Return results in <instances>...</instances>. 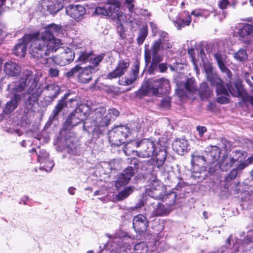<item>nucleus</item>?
Segmentation results:
<instances>
[{"label": "nucleus", "instance_id": "1", "mask_svg": "<svg viewBox=\"0 0 253 253\" xmlns=\"http://www.w3.org/2000/svg\"><path fill=\"white\" fill-rule=\"evenodd\" d=\"M62 31L61 26L51 24L44 27V31L40 34L34 33L31 53L35 56H47L55 51L61 44L60 40L55 38Z\"/></svg>", "mask_w": 253, "mask_h": 253}, {"label": "nucleus", "instance_id": "2", "mask_svg": "<svg viewBox=\"0 0 253 253\" xmlns=\"http://www.w3.org/2000/svg\"><path fill=\"white\" fill-rule=\"evenodd\" d=\"M247 157V153L243 151L236 150L229 154H224L220 157L219 165L220 169L227 171L235 167L228 174V179L235 178L238 170H241L247 167V163L244 160Z\"/></svg>", "mask_w": 253, "mask_h": 253}, {"label": "nucleus", "instance_id": "3", "mask_svg": "<svg viewBox=\"0 0 253 253\" xmlns=\"http://www.w3.org/2000/svg\"><path fill=\"white\" fill-rule=\"evenodd\" d=\"M41 76V74L33 75L31 71L26 70L23 73L19 82L17 83L12 88L15 91L20 92L23 91L25 87H28L30 103L34 102L37 100L41 92V90L36 88Z\"/></svg>", "mask_w": 253, "mask_h": 253}, {"label": "nucleus", "instance_id": "4", "mask_svg": "<svg viewBox=\"0 0 253 253\" xmlns=\"http://www.w3.org/2000/svg\"><path fill=\"white\" fill-rule=\"evenodd\" d=\"M105 111V108L101 106L94 110V116L92 117L95 126L94 130L97 133H101V127L107 126L112 119L119 115V112L115 109H109L107 113Z\"/></svg>", "mask_w": 253, "mask_h": 253}, {"label": "nucleus", "instance_id": "5", "mask_svg": "<svg viewBox=\"0 0 253 253\" xmlns=\"http://www.w3.org/2000/svg\"><path fill=\"white\" fill-rule=\"evenodd\" d=\"M168 35L166 32H161L159 39L154 42L151 47L153 55L149 69L150 71H154L157 68L158 63L163 60V57L157 54V52L161 49H166L172 47L171 44L168 42Z\"/></svg>", "mask_w": 253, "mask_h": 253}, {"label": "nucleus", "instance_id": "6", "mask_svg": "<svg viewBox=\"0 0 253 253\" xmlns=\"http://www.w3.org/2000/svg\"><path fill=\"white\" fill-rule=\"evenodd\" d=\"M170 89L169 81L163 78L159 79L149 80L147 83L143 85L140 91L144 95L151 92L154 95H157L159 90L161 93H167Z\"/></svg>", "mask_w": 253, "mask_h": 253}, {"label": "nucleus", "instance_id": "7", "mask_svg": "<svg viewBox=\"0 0 253 253\" xmlns=\"http://www.w3.org/2000/svg\"><path fill=\"white\" fill-rule=\"evenodd\" d=\"M130 239L126 237V233L123 231L116 233L115 236L107 243L106 247L111 252L117 253H123L126 250H130Z\"/></svg>", "mask_w": 253, "mask_h": 253}, {"label": "nucleus", "instance_id": "8", "mask_svg": "<svg viewBox=\"0 0 253 253\" xmlns=\"http://www.w3.org/2000/svg\"><path fill=\"white\" fill-rule=\"evenodd\" d=\"M90 108L85 104L79 105L73 113L68 116L64 124V128L70 129L73 126H77L83 121L89 114Z\"/></svg>", "mask_w": 253, "mask_h": 253}, {"label": "nucleus", "instance_id": "9", "mask_svg": "<svg viewBox=\"0 0 253 253\" xmlns=\"http://www.w3.org/2000/svg\"><path fill=\"white\" fill-rule=\"evenodd\" d=\"M95 73L90 67L82 68L76 65L66 73L67 78H72L76 76L78 81L82 84L88 83L92 80V74Z\"/></svg>", "mask_w": 253, "mask_h": 253}, {"label": "nucleus", "instance_id": "10", "mask_svg": "<svg viewBox=\"0 0 253 253\" xmlns=\"http://www.w3.org/2000/svg\"><path fill=\"white\" fill-rule=\"evenodd\" d=\"M204 70L206 73L208 80L211 85L216 86V90L217 94L226 95L227 91L223 84L221 80L218 77L216 73L213 71L212 66L209 63H204Z\"/></svg>", "mask_w": 253, "mask_h": 253}, {"label": "nucleus", "instance_id": "11", "mask_svg": "<svg viewBox=\"0 0 253 253\" xmlns=\"http://www.w3.org/2000/svg\"><path fill=\"white\" fill-rule=\"evenodd\" d=\"M136 155L142 158H149L154 156L157 148L155 142L149 139H143L136 143Z\"/></svg>", "mask_w": 253, "mask_h": 253}, {"label": "nucleus", "instance_id": "12", "mask_svg": "<svg viewBox=\"0 0 253 253\" xmlns=\"http://www.w3.org/2000/svg\"><path fill=\"white\" fill-rule=\"evenodd\" d=\"M166 187L165 185L157 178H154L151 180L148 188L146 189V193L152 198L155 199H166L167 194H165Z\"/></svg>", "mask_w": 253, "mask_h": 253}, {"label": "nucleus", "instance_id": "13", "mask_svg": "<svg viewBox=\"0 0 253 253\" xmlns=\"http://www.w3.org/2000/svg\"><path fill=\"white\" fill-rule=\"evenodd\" d=\"M33 38H34V35L30 34V35H25L22 40V42L20 43L16 44L14 49H13V54L17 56L22 57H24L26 51L27 46L29 45V52L30 54L35 59L37 60H39L40 59H42L44 58L45 56H40L37 57L34 56L30 52L31 47H32V44H33Z\"/></svg>", "mask_w": 253, "mask_h": 253}, {"label": "nucleus", "instance_id": "14", "mask_svg": "<svg viewBox=\"0 0 253 253\" xmlns=\"http://www.w3.org/2000/svg\"><path fill=\"white\" fill-rule=\"evenodd\" d=\"M166 197V199H162L165 201H167L168 199L169 200L168 202H166V205H163L160 203H157L154 213L155 215L158 216L167 214L172 210V206L175 202L176 195L175 192H171L167 194Z\"/></svg>", "mask_w": 253, "mask_h": 253}, {"label": "nucleus", "instance_id": "15", "mask_svg": "<svg viewBox=\"0 0 253 253\" xmlns=\"http://www.w3.org/2000/svg\"><path fill=\"white\" fill-rule=\"evenodd\" d=\"M234 36L239 37L244 42H250V37L253 35V26L249 24L239 23L237 25L233 33Z\"/></svg>", "mask_w": 253, "mask_h": 253}, {"label": "nucleus", "instance_id": "16", "mask_svg": "<svg viewBox=\"0 0 253 253\" xmlns=\"http://www.w3.org/2000/svg\"><path fill=\"white\" fill-rule=\"evenodd\" d=\"M97 15L100 16H108L115 19H118L120 21L128 20L126 17L123 12H118L112 7L111 5L107 3L103 7H97L95 8V12Z\"/></svg>", "mask_w": 253, "mask_h": 253}, {"label": "nucleus", "instance_id": "17", "mask_svg": "<svg viewBox=\"0 0 253 253\" xmlns=\"http://www.w3.org/2000/svg\"><path fill=\"white\" fill-rule=\"evenodd\" d=\"M30 152L31 153H35L38 156V162L41 164H43L40 167L41 170H44L46 172L51 171L54 165L49 159V154L45 150L41 149L38 152L36 149H32Z\"/></svg>", "mask_w": 253, "mask_h": 253}, {"label": "nucleus", "instance_id": "18", "mask_svg": "<svg viewBox=\"0 0 253 253\" xmlns=\"http://www.w3.org/2000/svg\"><path fill=\"white\" fill-rule=\"evenodd\" d=\"M75 55V51L73 49L72 44L71 48L67 47L66 49H63V51L61 52L60 54L55 57L54 61L57 64L60 66H64L73 61Z\"/></svg>", "mask_w": 253, "mask_h": 253}, {"label": "nucleus", "instance_id": "19", "mask_svg": "<svg viewBox=\"0 0 253 253\" xmlns=\"http://www.w3.org/2000/svg\"><path fill=\"white\" fill-rule=\"evenodd\" d=\"M127 132V127L125 126H117L109 132V140L112 144L119 146L124 143V139L119 136L121 133H126Z\"/></svg>", "mask_w": 253, "mask_h": 253}, {"label": "nucleus", "instance_id": "20", "mask_svg": "<svg viewBox=\"0 0 253 253\" xmlns=\"http://www.w3.org/2000/svg\"><path fill=\"white\" fill-rule=\"evenodd\" d=\"M173 14L172 12H171L169 14V18L178 29H180L181 27H184L185 26L189 25L191 22V16L188 11H184L180 16L178 17L176 16L174 17Z\"/></svg>", "mask_w": 253, "mask_h": 253}, {"label": "nucleus", "instance_id": "21", "mask_svg": "<svg viewBox=\"0 0 253 253\" xmlns=\"http://www.w3.org/2000/svg\"><path fill=\"white\" fill-rule=\"evenodd\" d=\"M85 13V8L81 5H69L66 8V13L77 21L81 20Z\"/></svg>", "mask_w": 253, "mask_h": 253}, {"label": "nucleus", "instance_id": "22", "mask_svg": "<svg viewBox=\"0 0 253 253\" xmlns=\"http://www.w3.org/2000/svg\"><path fill=\"white\" fill-rule=\"evenodd\" d=\"M63 0H43L42 6L50 14H55L63 7Z\"/></svg>", "mask_w": 253, "mask_h": 253}, {"label": "nucleus", "instance_id": "23", "mask_svg": "<svg viewBox=\"0 0 253 253\" xmlns=\"http://www.w3.org/2000/svg\"><path fill=\"white\" fill-rule=\"evenodd\" d=\"M72 48L75 51V54L79 56L77 59L78 61L85 63L91 57V52L86 51L83 43L74 41L72 43Z\"/></svg>", "mask_w": 253, "mask_h": 253}, {"label": "nucleus", "instance_id": "24", "mask_svg": "<svg viewBox=\"0 0 253 253\" xmlns=\"http://www.w3.org/2000/svg\"><path fill=\"white\" fill-rule=\"evenodd\" d=\"M148 226L147 218L143 214H139L135 216L133 219V227L135 231L141 234L145 232Z\"/></svg>", "mask_w": 253, "mask_h": 253}, {"label": "nucleus", "instance_id": "25", "mask_svg": "<svg viewBox=\"0 0 253 253\" xmlns=\"http://www.w3.org/2000/svg\"><path fill=\"white\" fill-rule=\"evenodd\" d=\"M133 174L134 171L131 167L125 169L123 172L119 175L117 180L116 181L115 185L117 188L118 189L122 186L127 184Z\"/></svg>", "mask_w": 253, "mask_h": 253}, {"label": "nucleus", "instance_id": "26", "mask_svg": "<svg viewBox=\"0 0 253 253\" xmlns=\"http://www.w3.org/2000/svg\"><path fill=\"white\" fill-rule=\"evenodd\" d=\"M129 66L128 62L120 61L118 64L116 68L111 72L108 74L107 78L109 79H113L120 77L124 74Z\"/></svg>", "mask_w": 253, "mask_h": 253}, {"label": "nucleus", "instance_id": "27", "mask_svg": "<svg viewBox=\"0 0 253 253\" xmlns=\"http://www.w3.org/2000/svg\"><path fill=\"white\" fill-rule=\"evenodd\" d=\"M20 70L21 67L15 62L9 61L4 64V71L9 76H16L20 73Z\"/></svg>", "mask_w": 253, "mask_h": 253}, {"label": "nucleus", "instance_id": "28", "mask_svg": "<svg viewBox=\"0 0 253 253\" xmlns=\"http://www.w3.org/2000/svg\"><path fill=\"white\" fill-rule=\"evenodd\" d=\"M188 142L185 139H176L172 143V148L179 155H183L187 151Z\"/></svg>", "mask_w": 253, "mask_h": 253}, {"label": "nucleus", "instance_id": "29", "mask_svg": "<svg viewBox=\"0 0 253 253\" xmlns=\"http://www.w3.org/2000/svg\"><path fill=\"white\" fill-rule=\"evenodd\" d=\"M253 243V226L249 230L247 233L246 238L244 240L243 244L241 245L236 243L234 245L235 249L239 252L240 250H247L248 248L247 247L250 244Z\"/></svg>", "mask_w": 253, "mask_h": 253}, {"label": "nucleus", "instance_id": "30", "mask_svg": "<svg viewBox=\"0 0 253 253\" xmlns=\"http://www.w3.org/2000/svg\"><path fill=\"white\" fill-rule=\"evenodd\" d=\"M20 100V96L15 93L11 100L8 102L3 109V112L6 114H9L13 112L17 107L18 101Z\"/></svg>", "mask_w": 253, "mask_h": 253}, {"label": "nucleus", "instance_id": "31", "mask_svg": "<svg viewBox=\"0 0 253 253\" xmlns=\"http://www.w3.org/2000/svg\"><path fill=\"white\" fill-rule=\"evenodd\" d=\"M214 57L216 59L218 65L222 72H224L227 74V76L228 78L231 77V73L230 71L226 67L225 65V58L224 57L219 54V53H216L214 54Z\"/></svg>", "mask_w": 253, "mask_h": 253}, {"label": "nucleus", "instance_id": "32", "mask_svg": "<svg viewBox=\"0 0 253 253\" xmlns=\"http://www.w3.org/2000/svg\"><path fill=\"white\" fill-rule=\"evenodd\" d=\"M104 56L105 54L101 53L94 57H91L90 58V65L88 66V67H90L92 71L96 72L99 70V64L104 59Z\"/></svg>", "mask_w": 253, "mask_h": 253}, {"label": "nucleus", "instance_id": "33", "mask_svg": "<svg viewBox=\"0 0 253 253\" xmlns=\"http://www.w3.org/2000/svg\"><path fill=\"white\" fill-rule=\"evenodd\" d=\"M157 166L160 167L162 166L166 159L167 152L165 149H160L158 152L157 150L155 152L154 156Z\"/></svg>", "mask_w": 253, "mask_h": 253}, {"label": "nucleus", "instance_id": "34", "mask_svg": "<svg viewBox=\"0 0 253 253\" xmlns=\"http://www.w3.org/2000/svg\"><path fill=\"white\" fill-rule=\"evenodd\" d=\"M139 140L130 141L126 143L124 148V152L126 155L130 156L132 154H135L136 152L134 148H136V143Z\"/></svg>", "mask_w": 253, "mask_h": 253}, {"label": "nucleus", "instance_id": "35", "mask_svg": "<svg viewBox=\"0 0 253 253\" xmlns=\"http://www.w3.org/2000/svg\"><path fill=\"white\" fill-rule=\"evenodd\" d=\"M220 153V151L218 147L212 146L209 154H208L207 159L214 162L219 158Z\"/></svg>", "mask_w": 253, "mask_h": 253}, {"label": "nucleus", "instance_id": "36", "mask_svg": "<svg viewBox=\"0 0 253 253\" xmlns=\"http://www.w3.org/2000/svg\"><path fill=\"white\" fill-rule=\"evenodd\" d=\"M65 106L64 101H60L55 106L54 109L53 110L52 114L50 117L49 120L51 121H53L56 119V117L58 115L59 113L64 108Z\"/></svg>", "mask_w": 253, "mask_h": 253}, {"label": "nucleus", "instance_id": "37", "mask_svg": "<svg viewBox=\"0 0 253 253\" xmlns=\"http://www.w3.org/2000/svg\"><path fill=\"white\" fill-rule=\"evenodd\" d=\"M234 59L240 62H243L248 59V55L246 51L243 49H239L233 54Z\"/></svg>", "mask_w": 253, "mask_h": 253}, {"label": "nucleus", "instance_id": "38", "mask_svg": "<svg viewBox=\"0 0 253 253\" xmlns=\"http://www.w3.org/2000/svg\"><path fill=\"white\" fill-rule=\"evenodd\" d=\"M184 87L186 91L193 92L196 90L194 80L192 78L188 79L184 84Z\"/></svg>", "mask_w": 253, "mask_h": 253}, {"label": "nucleus", "instance_id": "39", "mask_svg": "<svg viewBox=\"0 0 253 253\" xmlns=\"http://www.w3.org/2000/svg\"><path fill=\"white\" fill-rule=\"evenodd\" d=\"M148 34V30L146 26H143L139 30L137 38V42L139 44H142L145 40Z\"/></svg>", "mask_w": 253, "mask_h": 253}, {"label": "nucleus", "instance_id": "40", "mask_svg": "<svg viewBox=\"0 0 253 253\" xmlns=\"http://www.w3.org/2000/svg\"><path fill=\"white\" fill-rule=\"evenodd\" d=\"M147 247L144 242L138 243L134 246V253H147Z\"/></svg>", "mask_w": 253, "mask_h": 253}, {"label": "nucleus", "instance_id": "41", "mask_svg": "<svg viewBox=\"0 0 253 253\" xmlns=\"http://www.w3.org/2000/svg\"><path fill=\"white\" fill-rule=\"evenodd\" d=\"M137 79V77L131 74L130 77H125L123 78L119 81L120 84L123 85H128L132 84L134 81Z\"/></svg>", "mask_w": 253, "mask_h": 253}, {"label": "nucleus", "instance_id": "42", "mask_svg": "<svg viewBox=\"0 0 253 253\" xmlns=\"http://www.w3.org/2000/svg\"><path fill=\"white\" fill-rule=\"evenodd\" d=\"M133 191L131 187H128L125 188L123 191L120 192L118 195V198L119 200H122L126 198Z\"/></svg>", "mask_w": 253, "mask_h": 253}, {"label": "nucleus", "instance_id": "43", "mask_svg": "<svg viewBox=\"0 0 253 253\" xmlns=\"http://www.w3.org/2000/svg\"><path fill=\"white\" fill-rule=\"evenodd\" d=\"M124 15L126 17V18L128 19V20L124 21H120L119 20L116 19L120 22L119 25L117 26V31L119 33L120 36L122 37H123L124 32L123 23L127 22H130L132 21L130 16H129V15H126V14H124Z\"/></svg>", "mask_w": 253, "mask_h": 253}, {"label": "nucleus", "instance_id": "44", "mask_svg": "<svg viewBox=\"0 0 253 253\" xmlns=\"http://www.w3.org/2000/svg\"><path fill=\"white\" fill-rule=\"evenodd\" d=\"M200 93L204 97H207L210 94L208 86L206 83H203L200 85Z\"/></svg>", "mask_w": 253, "mask_h": 253}, {"label": "nucleus", "instance_id": "45", "mask_svg": "<svg viewBox=\"0 0 253 253\" xmlns=\"http://www.w3.org/2000/svg\"><path fill=\"white\" fill-rule=\"evenodd\" d=\"M119 0H106V2L108 4L112 6L113 9L117 11L118 12H122L120 11L121 3Z\"/></svg>", "mask_w": 253, "mask_h": 253}, {"label": "nucleus", "instance_id": "46", "mask_svg": "<svg viewBox=\"0 0 253 253\" xmlns=\"http://www.w3.org/2000/svg\"><path fill=\"white\" fill-rule=\"evenodd\" d=\"M192 157L191 163L193 165H198L199 163H202L205 161V158L203 156L193 154Z\"/></svg>", "mask_w": 253, "mask_h": 253}, {"label": "nucleus", "instance_id": "47", "mask_svg": "<svg viewBox=\"0 0 253 253\" xmlns=\"http://www.w3.org/2000/svg\"><path fill=\"white\" fill-rule=\"evenodd\" d=\"M134 0H125V3L128 8L129 11L131 13L133 12L135 13L138 14L136 9H134Z\"/></svg>", "mask_w": 253, "mask_h": 253}, {"label": "nucleus", "instance_id": "48", "mask_svg": "<svg viewBox=\"0 0 253 253\" xmlns=\"http://www.w3.org/2000/svg\"><path fill=\"white\" fill-rule=\"evenodd\" d=\"M188 53L190 55L191 61H192L193 64L194 65V69L196 71V73L197 74H198L199 73L200 70L198 68V65L197 60L193 55L192 50V49L189 50Z\"/></svg>", "mask_w": 253, "mask_h": 253}, {"label": "nucleus", "instance_id": "49", "mask_svg": "<svg viewBox=\"0 0 253 253\" xmlns=\"http://www.w3.org/2000/svg\"><path fill=\"white\" fill-rule=\"evenodd\" d=\"M140 66V62L138 59H136L134 62V68L132 70V75L137 78L138 74L139 72V68Z\"/></svg>", "mask_w": 253, "mask_h": 253}, {"label": "nucleus", "instance_id": "50", "mask_svg": "<svg viewBox=\"0 0 253 253\" xmlns=\"http://www.w3.org/2000/svg\"><path fill=\"white\" fill-rule=\"evenodd\" d=\"M48 90H53L54 91V97H55L59 93L60 91V88L59 85L56 84H51L48 87Z\"/></svg>", "mask_w": 253, "mask_h": 253}, {"label": "nucleus", "instance_id": "51", "mask_svg": "<svg viewBox=\"0 0 253 253\" xmlns=\"http://www.w3.org/2000/svg\"><path fill=\"white\" fill-rule=\"evenodd\" d=\"M59 71L56 68H50L48 71V75L51 77H57L58 76Z\"/></svg>", "mask_w": 253, "mask_h": 253}, {"label": "nucleus", "instance_id": "52", "mask_svg": "<svg viewBox=\"0 0 253 253\" xmlns=\"http://www.w3.org/2000/svg\"><path fill=\"white\" fill-rule=\"evenodd\" d=\"M229 4V2L228 0H220L218 1V6L221 9H224L226 8L227 6Z\"/></svg>", "mask_w": 253, "mask_h": 253}, {"label": "nucleus", "instance_id": "53", "mask_svg": "<svg viewBox=\"0 0 253 253\" xmlns=\"http://www.w3.org/2000/svg\"><path fill=\"white\" fill-rule=\"evenodd\" d=\"M161 104L163 107L169 108L170 106V99L169 97H166L161 101Z\"/></svg>", "mask_w": 253, "mask_h": 253}, {"label": "nucleus", "instance_id": "54", "mask_svg": "<svg viewBox=\"0 0 253 253\" xmlns=\"http://www.w3.org/2000/svg\"><path fill=\"white\" fill-rule=\"evenodd\" d=\"M216 100L218 102L221 104H226L229 102V99L227 97L221 96L217 97Z\"/></svg>", "mask_w": 253, "mask_h": 253}, {"label": "nucleus", "instance_id": "55", "mask_svg": "<svg viewBox=\"0 0 253 253\" xmlns=\"http://www.w3.org/2000/svg\"><path fill=\"white\" fill-rule=\"evenodd\" d=\"M149 24H150V27H151V29H152L153 33L154 34V35H156L157 33H158L159 35L160 36L161 32H164L163 31H159V32L158 31L157 26L154 23H153L152 22H150L149 23Z\"/></svg>", "mask_w": 253, "mask_h": 253}, {"label": "nucleus", "instance_id": "56", "mask_svg": "<svg viewBox=\"0 0 253 253\" xmlns=\"http://www.w3.org/2000/svg\"><path fill=\"white\" fill-rule=\"evenodd\" d=\"M151 57L149 51L145 50V60L146 64L148 65L151 62Z\"/></svg>", "mask_w": 253, "mask_h": 253}, {"label": "nucleus", "instance_id": "57", "mask_svg": "<svg viewBox=\"0 0 253 253\" xmlns=\"http://www.w3.org/2000/svg\"><path fill=\"white\" fill-rule=\"evenodd\" d=\"M197 130L200 136H202L204 133L207 131V128L205 126H197Z\"/></svg>", "mask_w": 253, "mask_h": 253}, {"label": "nucleus", "instance_id": "58", "mask_svg": "<svg viewBox=\"0 0 253 253\" xmlns=\"http://www.w3.org/2000/svg\"><path fill=\"white\" fill-rule=\"evenodd\" d=\"M160 72L163 73L167 71L168 69L167 64L166 63H161L158 66Z\"/></svg>", "mask_w": 253, "mask_h": 253}, {"label": "nucleus", "instance_id": "59", "mask_svg": "<svg viewBox=\"0 0 253 253\" xmlns=\"http://www.w3.org/2000/svg\"><path fill=\"white\" fill-rule=\"evenodd\" d=\"M191 15H193L196 17H201V10H194L191 13Z\"/></svg>", "mask_w": 253, "mask_h": 253}, {"label": "nucleus", "instance_id": "60", "mask_svg": "<svg viewBox=\"0 0 253 253\" xmlns=\"http://www.w3.org/2000/svg\"><path fill=\"white\" fill-rule=\"evenodd\" d=\"M130 133L129 128L127 127V132L126 133H121L119 134V136L122 137V139H124V140L125 138L128 136V134Z\"/></svg>", "mask_w": 253, "mask_h": 253}, {"label": "nucleus", "instance_id": "61", "mask_svg": "<svg viewBox=\"0 0 253 253\" xmlns=\"http://www.w3.org/2000/svg\"><path fill=\"white\" fill-rule=\"evenodd\" d=\"M201 17H203L204 18H207L210 15V13L208 11L206 10H201Z\"/></svg>", "mask_w": 253, "mask_h": 253}, {"label": "nucleus", "instance_id": "62", "mask_svg": "<svg viewBox=\"0 0 253 253\" xmlns=\"http://www.w3.org/2000/svg\"><path fill=\"white\" fill-rule=\"evenodd\" d=\"M244 162L247 163V166H248L250 164L252 163L253 162V155L251 156L248 159L246 160V158L244 160Z\"/></svg>", "mask_w": 253, "mask_h": 253}, {"label": "nucleus", "instance_id": "63", "mask_svg": "<svg viewBox=\"0 0 253 253\" xmlns=\"http://www.w3.org/2000/svg\"><path fill=\"white\" fill-rule=\"evenodd\" d=\"M200 56H201V59H202L203 62V63L206 62V60H205V56L206 55H205V54L203 50H201L200 51Z\"/></svg>", "mask_w": 253, "mask_h": 253}, {"label": "nucleus", "instance_id": "64", "mask_svg": "<svg viewBox=\"0 0 253 253\" xmlns=\"http://www.w3.org/2000/svg\"><path fill=\"white\" fill-rule=\"evenodd\" d=\"M75 191H76V188L75 187H70L68 189V192L71 195H74V194L75 193Z\"/></svg>", "mask_w": 253, "mask_h": 253}]
</instances>
